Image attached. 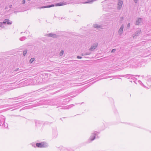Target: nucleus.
<instances>
[{"mask_svg": "<svg viewBox=\"0 0 151 151\" xmlns=\"http://www.w3.org/2000/svg\"><path fill=\"white\" fill-rule=\"evenodd\" d=\"M142 63L143 61L142 60L139 59L138 57H136L127 62V64L130 65V67L136 68L141 67Z\"/></svg>", "mask_w": 151, "mask_h": 151, "instance_id": "obj_3", "label": "nucleus"}, {"mask_svg": "<svg viewBox=\"0 0 151 151\" xmlns=\"http://www.w3.org/2000/svg\"><path fill=\"white\" fill-rule=\"evenodd\" d=\"M116 50L115 49H113L111 51V52L112 53H114L115 52Z\"/></svg>", "mask_w": 151, "mask_h": 151, "instance_id": "obj_32", "label": "nucleus"}, {"mask_svg": "<svg viewBox=\"0 0 151 151\" xmlns=\"http://www.w3.org/2000/svg\"><path fill=\"white\" fill-rule=\"evenodd\" d=\"M22 98V97H21V96H19V97L18 99H21Z\"/></svg>", "mask_w": 151, "mask_h": 151, "instance_id": "obj_42", "label": "nucleus"}, {"mask_svg": "<svg viewBox=\"0 0 151 151\" xmlns=\"http://www.w3.org/2000/svg\"><path fill=\"white\" fill-rule=\"evenodd\" d=\"M23 33V32H21V34H22V33Z\"/></svg>", "mask_w": 151, "mask_h": 151, "instance_id": "obj_44", "label": "nucleus"}, {"mask_svg": "<svg viewBox=\"0 0 151 151\" xmlns=\"http://www.w3.org/2000/svg\"><path fill=\"white\" fill-rule=\"evenodd\" d=\"M50 123V122H45L44 124H49Z\"/></svg>", "mask_w": 151, "mask_h": 151, "instance_id": "obj_38", "label": "nucleus"}, {"mask_svg": "<svg viewBox=\"0 0 151 151\" xmlns=\"http://www.w3.org/2000/svg\"><path fill=\"white\" fill-rule=\"evenodd\" d=\"M134 2L136 3H137L138 1H134Z\"/></svg>", "mask_w": 151, "mask_h": 151, "instance_id": "obj_41", "label": "nucleus"}, {"mask_svg": "<svg viewBox=\"0 0 151 151\" xmlns=\"http://www.w3.org/2000/svg\"><path fill=\"white\" fill-rule=\"evenodd\" d=\"M93 26L94 27L99 29H103V27L102 25H99L98 24H93Z\"/></svg>", "mask_w": 151, "mask_h": 151, "instance_id": "obj_19", "label": "nucleus"}, {"mask_svg": "<svg viewBox=\"0 0 151 151\" xmlns=\"http://www.w3.org/2000/svg\"><path fill=\"white\" fill-rule=\"evenodd\" d=\"M74 104H70L69 105H68L64 107L63 108V109H69L70 108H71L73 106H74Z\"/></svg>", "mask_w": 151, "mask_h": 151, "instance_id": "obj_22", "label": "nucleus"}, {"mask_svg": "<svg viewBox=\"0 0 151 151\" xmlns=\"http://www.w3.org/2000/svg\"><path fill=\"white\" fill-rule=\"evenodd\" d=\"M150 132H151V131H150Z\"/></svg>", "mask_w": 151, "mask_h": 151, "instance_id": "obj_47", "label": "nucleus"}, {"mask_svg": "<svg viewBox=\"0 0 151 151\" xmlns=\"http://www.w3.org/2000/svg\"><path fill=\"white\" fill-rule=\"evenodd\" d=\"M141 32V30L138 29L136 32L133 35V37L134 38H135L136 37H137L139 35Z\"/></svg>", "mask_w": 151, "mask_h": 151, "instance_id": "obj_14", "label": "nucleus"}, {"mask_svg": "<svg viewBox=\"0 0 151 151\" xmlns=\"http://www.w3.org/2000/svg\"><path fill=\"white\" fill-rule=\"evenodd\" d=\"M106 1H104L102 2L101 3H102V4L103 5L102 6L103 7H104L105 8H106V9H107L108 8V7L106 6L107 4H106L105 5L104 4H106L107 3V2Z\"/></svg>", "mask_w": 151, "mask_h": 151, "instance_id": "obj_23", "label": "nucleus"}, {"mask_svg": "<svg viewBox=\"0 0 151 151\" xmlns=\"http://www.w3.org/2000/svg\"><path fill=\"white\" fill-rule=\"evenodd\" d=\"M35 60V59L34 58H31L29 60V63H32Z\"/></svg>", "mask_w": 151, "mask_h": 151, "instance_id": "obj_31", "label": "nucleus"}, {"mask_svg": "<svg viewBox=\"0 0 151 151\" xmlns=\"http://www.w3.org/2000/svg\"><path fill=\"white\" fill-rule=\"evenodd\" d=\"M138 76V77L140 76V75H136L135 76H133V75H131L130 74H127V75H119V76L121 77H125V78H128V79H130L131 77H132V76Z\"/></svg>", "mask_w": 151, "mask_h": 151, "instance_id": "obj_12", "label": "nucleus"}, {"mask_svg": "<svg viewBox=\"0 0 151 151\" xmlns=\"http://www.w3.org/2000/svg\"><path fill=\"white\" fill-rule=\"evenodd\" d=\"M27 1L26 2L27 4H25L26 3V1H13V5H9V8H12L14 10L18 9L19 8L23 7L25 6H33L31 5L30 1ZM5 9H8V6H7L5 7Z\"/></svg>", "mask_w": 151, "mask_h": 151, "instance_id": "obj_2", "label": "nucleus"}, {"mask_svg": "<svg viewBox=\"0 0 151 151\" xmlns=\"http://www.w3.org/2000/svg\"><path fill=\"white\" fill-rule=\"evenodd\" d=\"M143 19L141 18H138L136 20L135 24L136 25H140L141 22L142 21Z\"/></svg>", "mask_w": 151, "mask_h": 151, "instance_id": "obj_18", "label": "nucleus"}, {"mask_svg": "<svg viewBox=\"0 0 151 151\" xmlns=\"http://www.w3.org/2000/svg\"><path fill=\"white\" fill-rule=\"evenodd\" d=\"M124 28V25L122 24V25L121 27H120V29H119L118 31V33L120 35H122L123 32Z\"/></svg>", "mask_w": 151, "mask_h": 151, "instance_id": "obj_17", "label": "nucleus"}, {"mask_svg": "<svg viewBox=\"0 0 151 151\" xmlns=\"http://www.w3.org/2000/svg\"><path fill=\"white\" fill-rule=\"evenodd\" d=\"M27 50H25L23 51V55L24 56H25L26 54H27Z\"/></svg>", "mask_w": 151, "mask_h": 151, "instance_id": "obj_29", "label": "nucleus"}, {"mask_svg": "<svg viewBox=\"0 0 151 151\" xmlns=\"http://www.w3.org/2000/svg\"><path fill=\"white\" fill-rule=\"evenodd\" d=\"M34 147H35V146H34Z\"/></svg>", "mask_w": 151, "mask_h": 151, "instance_id": "obj_45", "label": "nucleus"}, {"mask_svg": "<svg viewBox=\"0 0 151 151\" xmlns=\"http://www.w3.org/2000/svg\"><path fill=\"white\" fill-rule=\"evenodd\" d=\"M99 134V132H97L93 131L91 133L89 139L88 141L86 142V143H91L96 138V137Z\"/></svg>", "mask_w": 151, "mask_h": 151, "instance_id": "obj_5", "label": "nucleus"}, {"mask_svg": "<svg viewBox=\"0 0 151 151\" xmlns=\"http://www.w3.org/2000/svg\"><path fill=\"white\" fill-rule=\"evenodd\" d=\"M52 135L54 138H56V137L57 135V133L56 131L55 130V132L53 133Z\"/></svg>", "mask_w": 151, "mask_h": 151, "instance_id": "obj_27", "label": "nucleus"}, {"mask_svg": "<svg viewBox=\"0 0 151 151\" xmlns=\"http://www.w3.org/2000/svg\"><path fill=\"white\" fill-rule=\"evenodd\" d=\"M142 78L145 79L147 81L148 79H149V78H150L151 77V76L150 75H142Z\"/></svg>", "mask_w": 151, "mask_h": 151, "instance_id": "obj_21", "label": "nucleus"}, {"mask_svg": "<svg viewBox=\"0 0 151 151\" xmlns=\"http://www.w3.org/2000/svg\"><path fill=\"white\" fill-rule=\"evenodd\" d=\"M33 101L34 100L32 98H31L28 100H26L25 101L18 103L17 104H18V105H24L28 104L27 103H29Z\"/></svg>", "mask_w": 151, "mask_h": 151, "instance_id": "obj_8", "label": "nucleus"}, {"mask_svg": "<svg viewBox=\"0 0 151 151\" xmlns=\"http://www.w3.org/2000/svg\"><path fill=\"white\" fill-rule=\"evenodd\" d=\"M24 10H22V9H21V10L18 11H15L14 12V13H16V12H22Z\"/></svg>", "mask_w": 151, "mask_h": 151, "instance_id": "obj_34", "label": "nucleus"}, {"mask_svg": "<svg viewBox=\"0 0 151 151\" xmlns=\"http://www.w3.org/2000/svg\"><path fill=\"white\" fill-rule=\"evenodd\" d=\"M32 80L31 79H28L24 81L21 83L22 85H23V86H25L32 85Z\"/></svg>", "mask_w": 151, "mask_h": 151, "instance_id": "obj_9", "label": "nucleus"}, {"mask_svg": "<svg viewBox=\"0 0 151 151\" xmlns=\"http://www.w3.org/2000/svg\"><path fill=\"white\" fill-rule=\"evenodd\" d=\"M12 21H10L8 19H4L3 22H0V30L2 28H4V25L5 24H7L8 25H10L12 24Z\"/></svg>", "mask_w": 151, "mask_h": 151, "instance_id": "obj_6", "label": "nucleus"}, {"mask_svg": "<svg viewBox=\"0 0 151 151\" xmlns=\"http://www.w3.org/2000/svg\"><path fill=\"white\" fill-rule=\"evenodd\" d=\"M26 39V37L24 36L21 37L19 38V40L21 41H23Z\"/></svg>", "mask_w": 151, "mask_h": 151, "instance_id": "obj_28", "label": "nucleus"}, {"mask_svg": "<svg viewBox=\"0 0 151 151\" xmlns=\"http://www.w3.org/2000/svg\"><path fill=\"white\" fill-rule=\"evenodd\" d=\"M70 151H74V150H73L72 148V149L71 150H70Z\"/></svg>", "mask_w": 151, "mask_h": 151, "instance_id": "obj_43", "label": "nucleus"}, {"mask_svg": "<svg viewBox=\"0 0 151 151\" xmlns=\"http://www.w3.org/2000/svg\"><path fill=\"white\" fill-rule=\"evenodd\" d=\"M75 96H70L69 98H71L74 97Z\"/></svg>", "mask_w": 151, "mask_h": 151, "instance_id": "obj_40", "label": "nucleus"}, {"mask_svg": "<svg viewBox=\"0 0 151 151\" xmlns=\"http://www.w3.org/2000/svg\"><path fill=\"white\" fill-rule=\"evenodd\" d=\"M5 119L4 116L3 115H1L0 116V126L3 127H5Z\"/></svg>", "mask_w": 151, "mask_h": 151, "instance_id": "obj_10", "label": "nucleus"}, {"mask_svg": "<svg viewBox=\"0 0 151 151\" xmlns=\"http://www.w3.org/2000/svg\"><path fill=\"white\" fill-rule=\"evenodd\" d=\"M63 53H64V51L63 50H62L60 52V55H62L63 54Z\"/></svg>", "mask_w": 151, "mask_h": 151, "instance_id": "obj_33", "label": "nucleus"}, {"mask_svg": "<svg viewBox=\"0 0 151 151\" xmlns=\"http://www.w3.org/2000/svg\"><path fill=\"white\" fill-rule=\"evenodd\" d=\"M138 83L141 86H143L144 87H145V86L143 84V83L142 82V81L140 80L138 81Z\"/></svg>", "mask_w": 151, "mask_h": 151, "instance_id": "obj_30", "label": "nucleus"}, {"mask_svg": "<svg viewBox=\"0 0 151 151\" xmlns=\"http://www.w3.org/2000/svg\"><path fill=\"white\" fill-rule=\"evenodd\" d=\"M137 80V79L136 78L133 77V76H132L131 77L130 79H129V81L132 83L133 81L136 84L137 83L136 82V81Z\"/></svg>", "mask_w": 151, "mask_h": 151, "instance_id": "obj_20", "label": "nucleus"}, {"mask_svg": "<svg viewBox=\"0 0 151 151\" xmlns=\"http://www.w3.org/2000/svg\"><path fill=\"white\" fill-rule=\"evenodd\" d=\"M95 1H63L60 3H56L54 4H51V5H48L46 6H44L39 7L40 9L45 8H50L55 6H60L69 4H78L80 3L81 4H92Z\"/></svg>", "mask_w": 151, "mask_h": 151, "instance_id": "obj_1", "label": "nucleus"}, {"mask_svg": "<svg viewBox=\"0 0 151 151\" xmlns=\"http://www.w3.org/2000/svg\"><path fill=\"white\" fill-rule=\"evenodd\" d=\"M66 100V99L63 100V101L60 104V101H59L58 99H54L50 100V101L49 100H45L44 101L43 104H47L50 105H58L60 104H66V103L65 102V101Z\"/></svg>", "mask_w": 151, "mask_h": 151, "instance_id": "obj_4", "label": "nucleus"}, {"mask_svg": "<svg viewBox=\"0 0 151 151\" xmlns=\"http://www.w3.org/2000/svg\"><path fill=\"white\" fill-rule=\"evenodd\" d=\"M45 36H47L49 37H53L54 38H56L58 35L55 34L53 33H49L45 34Z\"/></svg>", "mask_w": 151, "mask_h": 151, "instance_id": "obj_13", "label": "nucleus"}, {"mask_svg": "<svg viewBox=\"0 0 151 151\" xmlns=\"http://www.w3.org/2000/svg\"><path fill=\"white\" fill-rule=\"evenodd\" d=\"M35 122L36 126L37 127H40L41 125L42 124L43 122L38 120H35Z\"/></svg>", "mask_w": 151, "mask_h": 151, "instance_id": "obj_16", "label": "nucleus"}, {"mask_svg": "<svg viewBox=\"0 0 151 151\" xmlns=\"http://www.w3.org/2000/svg\"><path fill=\"white\" fill-rule=\"evenodd\" d=\"M98 43L95 42L91 46L90 48L89 49L90 51H92L96 49L98 45Z\"/></svg>", "mask_w": 151, "mask_h": 151, "instance_id": "obj_11", "label": "nucleus"}, {"mask_svg": "<svg viewBox=\"0 0 151 151\" xmlns=\"http://www.w3.org/2000/svg\"><path fill=\"white\" fill-rule=\"evenodd\" d=\"M128 124L132 126H134L133 124L132 123H129Z\"/></svg>", "mask_w": 151, "mask_h": 151, "instance_id": "obj_39", "label": "nucleus"}, {"mask_svg": "<svg viewBox=\"0 0 151 151\" xmlns=\"http://www.w3.org/2000/svg\"><path fill=\"white\" fill-rule=\"evenodd\" d=\"M120 78V79H121V78Z\"/></svg>", "mask_w": 151, "mask_h": 151, "instance_id": "obj_46", "label": "nucleus"}, {"mask_svg": "<svg viewBox=\"0 0 151 151\" xmlns=\"http://www.w3.org/2000/svg\"><path fill=\"white\" fill-rule=\"evenodd\" d=\"M147 84L150 87H151V77L149 78L147 82Z\"/></svg>", "mask_w": 151, "mask_h": 151, "instance_id": "obj_24", "label": "nucleus"}, {"mask_svg": "<svg viewBox=\"0 0 151 151\" xmlns=\"http://www.w3.org/2000/svg\"><path fill=\"white\" fill-rule=\"evenodd\" d=\"M72 149V148L70 147H68L67 148H65L63 149V151H70V150Z\"/></svg>", "mask_w": 151, "mask_h": 151, "instance_id": "obj_26", "label": "nucleus"}, {"mask_svg": "<svg viewBox=\"0 0 151 151\" xmlns=\"http://www.w3.org/2000/svg\"><path fill=\"white\" fill-rule=\"evenodd\" d=\"M123 19H124L123 17H121L120 18V22H122L123 20Z\"/></svg>", "mask_w": 151, "mask_h": 151, "instance_id": "obj_36", "label": "nucleus"}, {"mask_svg": "<svg viewBox=\"0 0 151 151\" xmlns=\"http://www.w3.org/2000/svg\"><path fill=\"white\" fill-rule=\"evenodd\" d=\"M130 27V24L129 23L128 24L127 26V28H129Z\"/></svg>", "mask_w": 151, "mask_h": 151, "instance_id": "obj_35", "label": "nucleus"}, {"mask_svg": "<svg viewBox=\"0 0 151 151\" xmlns=\"http://www.w3.org/2000/svg\"><path fill=\"white\" fill-rule=\"evenodd\" d=\"M119 1L117 4V9L120 10L123 4L122 1Z\"/></svg>", "mask_w": 151, "mask_h": 151, "instance_id": "obj_15", "label": "nucleus"}, {"mask_svg": "<svg viewBox=\"0 0 151 151\" xmlns=\"http://www.w3.org/2000/svg\"><path fill=\"white\" fill-rule=\"evenodd\" d=\"M78 59H81L82 58V57L79 56H77V57Z\"/></svg>", "mask_w": 151, "mask_h": 151, "instance_id": "obj_37", "label": "nucleus"}, {"mask_svg": "<svg viewBox=\"0 0 151 151\" xmlns=\"http://www.w3.org/2000/svg\"><path fill=\"white\" fill-rule=\"evenodd\" d=\"M35 145L36 147L40 148H46L48 146V144L45 142L36 143Z\"/></svg>", "mask_w": 151, "mask_h": 151, "instance_id": "obj_7", "label": "nucleus"}, {"mask_svg": "<svg viewBox=\"0 0 151 151\" xmlns=\"http://www.w3.org/2000/svg\"><path fill=\"white\" fill-rule=\"evenodd\" d=\"M91 54V52H86L82 53L81 54V55L82 56L86 55H89Z\"/></svg>", "mask_w": 151, "mask_h": 151, "instance_id": "obj_25", "label": "nucleus"}]
</instances>
